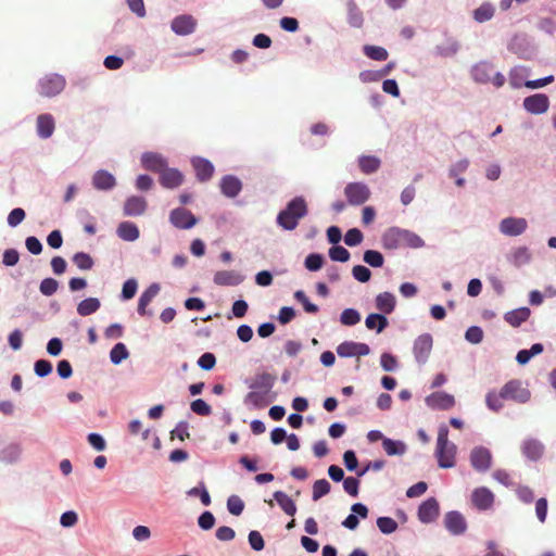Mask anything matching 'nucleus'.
I'll use <instances>...</instances> for the list:
<instances>
[{
    "label": "nucleus",
    "instance_id": "obj_22",
    "mask_svg": "<svg viewBox=\"0 0 556 556\" xmlns=\"http://www.w3.org/2000/svg\"><path fill=\"white\" fill-rule=\"evenodd\" d=\"M368 514L369 510L365 504L361 502L354 503L351 506V513L344 518L341 525L349 530H355L359 525V519H366Z\"/></svg>",
    "mask_w": 556,
    "mask_h": 556
},
{
    "label": "nucleus",
    "instance_id": "obj_26",
    "mask_svg": "<svg viewBox=\"0 0 556 556\" xmlns=\"http://www.w3.org/2000/svg\"><path fill=\"white\" fill-rule=\"evenodd\" d=\"M92 187L98 191H111L116 186V178L106 169H98L91 179Z\"/></svg>",
    "mask_w": 556,
    "mask_h": 556
},
{
    "label": "nucleus",
    "instance_id": "obj_31",
    "mask_svg": "<svg viewBox=\"0 0 556 556\" xmlns=\"http://www.w3.org/2000/svg\"><path fill=\"white\" fill-rule=\"evenodd\" d=\"M184 182L182 173L174 167H165L160 173V184L166 189L178 188Z\"/></svg>",
    "mask_w": 556,
    "mask_h": 556
},
{
    "label": "nucleus",
    "instance_id": "obj_16",
    "mask_svg": "<svg viewBox=\"0 0 556 556\" xmlns=\"http://www.w3.org/2000/svg\"><path fill=\"white\" fill-rule=\"evenodd\" d=\"M433 345L432 336L430 333H422L418 336L413 344V353L415 361L424 365L427 363Z\"/></svg>",
    "mask_w": 556,
    "mask_h": 556
},
{
    "label": "nucleus",
    "instance_id": "obj_43",
    "mask_svg": "<svg viewBox=\"0 0 556 556\" xmlns=\"http://www.w3.org/2000/svg\"><path fill=\"white\" fill-rule=\"evenodd\" d=\"M101 307V302L98 298H86L77 304V314L79 316H89L94 314Z\"/></svg>",
    "mask_w": 556,
    "mask_h": 556
},
{
    "label": "nucleus",
    "instance_id": "obj_49",
    "mask_svg": "<svg viewBox=\"0 0 556 556\" xmlns=\"http://www.w3.org/2000/svg\"><path fill=\"white\" fill-rule=\"evenodd\" d=\"M363 261L374 268H380L384 264L383 254L377 250H366L363 253Z\"/></svg>",
    "mask_w": 556,
    "mask_h": 556
},
{
    "label": "nucleus",
    "instance_id": "obj_46",
    "mask_svg": "<svg viewBox=\"0 0 556 556\" xmlns=\"http://www.w3.org/2000/svg\"><path fill=\"white\" fill-rule=\"evenodd\" d=\"M129 351L125 343L117 342L110 351V362L113 365H119L129 357Z\"/></svg>",
    "mask_w": 556,
    "mask_h": 556
},
{
    "label": "nucleus",
    "instance_id": "obj_25",
    "mask_svg": "<svg viewBox=\"0 0 556 556\" xmlns=\"http://www.w3.org/2000/svg\"><path fill=\"white\" fill-rule=\"evenodd\" d=\"M471 502L478 510H488L494 503V494L486 486H479L471 493Z\"/></svg>",
    "mask_w": 556,
    "mask_h": 556
},
{
    "label": "nucleus",
    "instance_id": "obj_37",
    "mask_svg": "<svg viewBox=\"0 0 556 556\" xmlns=\"http://www.w3.org/2000/svg\"><path fill=\"white\" fill-rule=\"evenodd\" d=\"M365 326L368 330L375 331L376 333H381L389 326V320L384 314L370 313L365 318Z\"/></svg>",
    "mask_w": 556,
    "mask_h": 556
},
{
    "label": "nucleus",
    "instance_id": "obj_29",
    "mask_svg": "<svg viewBox=\"0 0 556 556\" xmlns=\"http://www.w3.org/2000/svg\"><path fill=\"white\" fill-rule=\"evenodd\" d=\"M531 75V70L525 65H516L508 72V81L513 89L527 88L528 78Z\"/></svg>",
    "mask_w": 556,
    "mask_h": 556
},
{
    "label": "nucleus",
    "instance_id": "obj_57",
    "mask_svg": "<svg viewBox=\"0 0 556 556\" xmlns=\"http://www.w3.org/2000/svg\"><path fill=\"white\" fill-rule=\"evenodd\" d=\"M325 262V257L320 253H309L305 260H304V266L309 271H317L319 270Z\"/></svg>",
    "mask_w": 556,
    "mask_h": 556
},
{
    "label": "nucleus",
    "instance_id": "obj_8",
    "mask_svg": "<svg viewBox=\"0 0 556 556\" xmlns=\"http://www.w3.org/2000/svg\"><path fill=\"white\" fill-rule=\"evenodd\" d=\"M344 195L350 205L358 206L369 200L370 189L365 182L353 181L344 187Z\"/></svg>",
    "mask_w": 556,
    "mask_h": 556
},
{
    "label": "nucleus",
    "instance_id": "obj_5",
    "mask_svg": "<svg viewBox=\"0 0 556 556\" xmlns=\"http://www.w3.org/2000/svg\"><path fill=\"white\" fill-rule=\"evenodd\" d=\"M508 51L519 59L531 60L536 55V46L533 39L526 34L515 35L507 45Z\"/></svg>",
    "mask_w": 556,
    "mask_h": 556
},
{
    "label": "nucleus",
    "instance_id": "obj_62",
    "mask_svg": "<svg viewBox=\"0 0 556 556\" xmlns=\"http://www.w3.org/2000/svg\"><path fill=\"white\" fill-rule=\"evenodd\" d=\"M53 370L52 363L46 358L37 359L34 363L35 375L39 378L49 376Z\"/></svg>",
    "mask_w": 556,
    "mask_h": 556
},
{
    "label": "nucleus",
    "instance_id": "obj_33",
    "mask_svg": "<svg viewBox=\"0 0 556 556\" xmlns=\"http://www.w3.org/2000/svg\"><path fill=\"white\" fill-rule=\"evenodd\" d=\"M23 446L18 442H11L0 450V462L13 465L21 460Z\"/></svg>",
    "mask_w": 556,
    "mask_h": 556
},
{
    "label": "nucleus",
    "instance_id": "obj_9",
    "mask_svg": "<svg viewBox=\"0 0 556 556\" xmlns=\"http://www.w3.org/2000/svg\"><path fill=\"white\" fill-rule=\"evenodd\" d=\"M471 467L477 472H486L492 467V453L485 446H475L469 455Z\"/></svg>",
    "mask_w": 556,
    "mask_h": 556
},
{
    "label": "nucleus",
    "instance_id": "obj_2",
    "mask_svg": "<svg viewBox=\"0 0 556 556\" xmlns=\"http://www.w3.org/2000/svg\"><path fill=\"white\" fill-rule=\"evenodd\" d=\"M381 242L386 250H397L402 247L420 249L426 244L419 235L397 226L388 228L382 233Z\"/></svg>",
    "mask_w": 556,
    "mask_h": 556
},
{
    "label": "nucleus",
    "instance_id": "obj_44",
    "mask_svg": "<svg viewBox=\"0 0 556 556\" xmlns=\"http://www.w3.org/2000/svg\"><path fill=\"white\" fill-rule=\"evenodd\" d=\"M508 261L514 266L521 267L531 262V253L527 247H518L510 253Z\"/></svg>",
    "mask_w": 556,
    "mask_h": 556
},
{
    "label": "nucleus",
    "instance_id": "obj_36",
    "mask_svg": "<svg viewBox=\"0 0 556 556\" xmlns=\"http://www.w3.org/2000/svg\"><path fill=\"white\" fill-rule=\"evenodd\" d=\"M116 235L124 241L134 242L140 237V231L135 223L125 220L117 226Z\"/></svg>",
    "mask_w": 556,
    "mask_h": 556
},
{
    "label": "nucleus",
    "instance_id": "obj_10",
    "mask_svg": "<svg viewBox=\"0 0 556 556\" xmlns=\"http://www.w3.org/2000/svg\"><path fill=\"white\" fill-rule=\"evenodd\" d=\"M199 219L191 211L179 206L169 213V223L177 229L188 230L198 224Z\"/></svg>",
    "mask_w": 556,
    "mask_h": 556
},
{
    "label": "nucleus",
    "instance_id": "obj_38",
    "mask_svg": "<svg viewBox=\"0 0 556 556\" xmlns=\"http://www.w3.org/2000/svg\"><path fill=\"white\" fill-rule=\"evenodd\" d=\"M273 497L286 515L294 516L296 514V504L287 493L275 491Z\"/></svg>",
    "mask_w": 556,
    "mask_h": 556
},
{
    "label": "nucleus",
    "instance_id": "obj_56",
    "mask_svg": "<svg viewBox=\"0 0 556 556\" xmlns=\"http://www.w3.org/2000/svg\"><path fill=\"white\" fill-rule=\"evenodd\" d=\"M361 319V313L355 308H345L340 315V323L344 326H355Z\"/></svg>",
    "mask_w": 556,
    "mask_h": 556
},
{
    "label": "nucleus",
    "instance_id": "obj_50",
    "mask_svg": "<svg viewBox=\"0 0 556 556\" xmlns=\"http://www.w3.org/2000/svg\"><path fill=\"white\" fill-rule=\"evenodd\" d=\"M503 401L504 397L502 396V389L498 393H496L494 390L489 391L485 395V404L488 408L492 412H500L503 408Z\"/></svg>",
    "mask_w": 556,
    "mask_h": 556
},
{
    "label": "nucleus",
    "instance_id": "obj_45",
    "mask_svg": "<svg viewBox=\"0 0 556 556\" xmlns=\"http://www.w3.org/2000/svg\"><path fill=\"white\" fill-rule=\"evenodd\" d=\"M494 5L490 2H483L472 11V17L477 23H485L494 16Z\"/></svg>",
    "mask_w": 556,
    "mask_h": 556
},
{
    "label": "nucleus",
    "instance_id": "obj_52",
    "mask_svg": "<svg viewBox=\"0 0 556 556\" xmlns=\"http://www.w3.org/2000/svg\"><path fill=\"white\" fill-rule=\"evenodd\" d=\"M72 261L80 270H89L94 265L93 258L87 252H76Z\"/></svg>",
    "mask_w": 556,
    "mask_h": 556
},
{
    "label": "nucleus",
    "instance_id": "obj_34",
    "mask_svg": "<svg viewBox=\"0 0 556 556\" xmlns=\"http://www.w3.org/2000/svg\"><path fill=\"white\" fill-rule=\"evenodd\" d=\"M531 309L527 306H521L504 314V320L514 328L520 327L529 319Z\"/></svg>",
    "mask_w": 556,
    "mask_h": 556
},
{
    "label": "nucleus",
    "instance_id": "obj_39",
    "mask_svg": "<svg viewBox=\"0 0 556 556\" xmlns=\"http://www.w3.org/2000/svg\"><path fill=\"white\" fill-rule=\"evenodd\" d=\"M459 48V42L455 38L448 37L445 43L435 46L434 54L440 58H453L457 54Z\"/></svg>",
    "mask_w": 556,
    "mask_h": 556
},
{
    "label": "nucleus",
    "instance_id": "obj_40",
    "mask_svg": "<svg viewBox=\"0 0 556 556\" xmlns=\"http://www.w3.org/2000/svg\"><path fill=\"white\" fill-rule=\"evenodd\" d=\"M348 24L354 28H361L364 24L363 12L357 7L354 0H348Z\"/></svg>",
    "mask_w": 556,
    "mask_h": 556
},
{
    "label": "nucleus",
    "instance_id": "obj_30",
    "mask_svg": "<svg viewBox=\"0 0 556 556\" xmlns=\"http://www.w3.org/2000/svg\"><path fill=\"white\" fill-rule=\"evenodd\" d=\"M160 285L156 282L151 283L139 296L137 312L140 316H152L153 312L147 309L150 302L157 295Z\"/></svg>",
    "mask_w": 556,
    "mask_h": 556
},
{
    "label": "nucleus",
    "instance_id": "obj_24",
    "mask_svg": "<svg viewBox=\"0 0 556 556\" xmlns=\"http://www.w3.org/2000/svg\"><path fill=\"white\" fill-rule=\"evenodd\" d=\"M494 65L490 61H479L470 68V75L477 84H489L493 74Z\"/></svg>",
    "mask_w": 556,
    "mask_h": 556
},
{
    "label": "nucleus",
    "instance_id": "obj_59",
    "mask_svg": "<svg viewBox=\"0 0 556 556\" xmlns=\"http://www.w3.org/2000/svg\"><path fill=\"white\" fill-rule=\"evenodd\" d=\"M137 290H138L137 280L135 278L127 279L123 283V287H122V292L119 295L121 300L128 301V300L132 299L136 295Z\"/></svg>",
    "mask_w": 556,
    "mask_h": 556
},
{
    "label": "nucleus",
    "instance_id": "obj_28",
    "mask_svg": "<svg viewBox=\"0 0 556 556\" xmlns=\"http://www.w3.org/2000/svg\"><path fill=\"white\" fill-rule=\"evenodd\" d=\"M245 277L236 270H218L214 274L213 281L220 287H236L244 281Z\"/></svg>",
    "mask_w": 556,
    "mask_h": 556
},
{
    "label": "nucleus",
    "instance_id": "obj_6",
    "mask_svg": "<svg viewBox=\"0 0 556 556\" xmlns=\"http://www.w3.org/2000/svg\"><path fill=\"white\" fill-rule=\"evenodd\" d=\"M66 86L63 75L51 73L41 77L37 83V92L45 98H53L60 94Z\"/></svg>",
    "mask_w": 556,
    "mask_h": 556
},
{
    "label": "nucleus",
    "instance_id": "obj_48",
    "mask_svg": "<svg viewBox=\"0 0 556 556\" xmlns=\"http://www.w3.org/2000/svg\"><path fill=\"white\" fill-rule=\"evenodd\" d=\"M363 52L367 58L374 61H384L389 56L388 50L380 46L365 45Z\"/></svg>",
    "mask_w": 556,
    "mask_h": 556
},
{
    "label": "nucleus",
    "instance_id": "obj_18",
    "mask_svg": "<svg viewBox=\"0 0 556 556\" xmlns=\"http://www.w3.org/2000/svg\"><path fill=\"white\" fill-rule=\"evenodd\" d=\"M425 402L429 408L438 410H448L455 405L454 396L443 391L429 394Z\"/></svg>",
    "mask_w": 556,
    "mask_h": 556
},
{
    "label": "nucleus",
    "instance_id": "obj_53",
    "mask_svg": "<svg viewBox=\"0 0 556 556\" xmlns=\"http://www.w3.org/2000/svg\"><path fill=\"white\" fill-rule=\"evenodd\" d=\"M328 256L332 262L345 263L350 260L351 253L340 244H334L328 250Z\"/></svg>",
    "mask_w": 556,
    "mask_h": 556
},
{
    "label": "nucleus",
    "instance_id": "obj_58",
    "mask_svg": "<svg viewBox=\"0 0 556 556\" xmlns=\"http://www.w3.org/2000/svg\"><path fill=\"white\" fill-rule=\"evenodd\" d=\"M380 366L384 371L394 372L400 365L395 355L390 352H383L380 356Z\"/></svg>",
    "mask_w": 556,
    "mask_h": 556
},
{
    "label": "nucleus",
    "instance_id": "obj_64",
    "mask_svg": "<svg viewBox=\"0 0 556 556\" xmlns=\"http://www.w3.org/2000/svg\"><path fill=\"white\" fill-rule=\"evenodd\" d=\"M227 509L233 516H240L244 509V502L238 495H230L227 498Z\"/></svg>",
    "mask_w": 556,
    "mask_h": 556
},
{
    "label": "nucleus",
    "instance_id": "obj_1",
    "mask_svg": "<svg viewBox=\"0 0 556 556\" xmlns=\"http://www.w3.org/2000/svg\"><path fill=\"white\" fill-rule=\"evenodd\" d=\"M276 376L266 371L257 372L253 378L244 380L247 387L251 390L245 394L243 403L253 409H261L276 400V394L271 392Z\"/></svg>",
    "mask_w": 556,
    "mask_h": 556
},
{
    "label": "nucleus",
    "instance_id": "obj_17",
    "mask_svg": "<svg viewBox=\"0 0 556 556\" xmlns=\"http://www.w3.org/2000/svg\"><path fill=\"white\" fill-rule=\"evenodd\" d=\"M369 353V345L363 342L343 341L337 346V354L343 358L366 356Z\"/></svg>",
    "mask_w": 556,
    "mask_h": 556
},
{
    "label": "nucleus",
    "instance_id": "obj_11",
    "mask_svg": "<svg viewBox=\"0 0 556 556\" xmlns=\"http://www.w3.org/2000/svg\"><path fill=\"white\" fill-rule=\"evenodd\" d=\"M443 523L446 531L453 536L463 535L468 528L466 518L458 510H450L445 513Z\"/></svg>",
    "mask_w": 556,
    "mask_h": 556
},
{
    "label": "nucleus",
    "instance_id": "obj_54",
    "mask_svg": "<svg viewBox=\"0 0 556 556\" xmlns=\"http://www.w3.org/2000/svg\"><path fill=\"white\" fill-rule=\"evenodd\" d=\"M331 490V484L327 479L316 480L313 484L312 500L314 502L327 495Z\"/></svg>",
    "mask_w": 556,
    "mask_h": 556
},
{
    "label": "nucleus",
    "instance_id": "obj_19",
    "mask_svg": "<svg viewBox=\"0 0 556 556\" xmlns=\"http://www.w3.org/2000/svg\"><path fill=\"white\" fill-rule=\"evenodd\" d=\"M141 165L144 169L161 173L165 167H167L168 162L165 156L161 153L147 151L143 152L140 156Z\"/></svg>",
    "mask_w": 556,
    "mask_h": 556
},
{
    "label": "nucleus",
    "instance_id": "obj_15",
    "mask_svg": "<svg viewBox=\"0 0 556 556\" xmlns=\"http://www.w3.org/2000/svg\"><path fill=\"white\" fill-rule=\"evenodd\" d=\"M549 98L545 93H533L526 97L522 101L523 109L533 115H541L549 109Z\"/></svg>",
    "mask_w": 556,
    "mask_h": 556
},
{
    "label": "nucleus",
    "instance_id": "obj_27",
    "mask_svg": "<svg viewBox=\"0 0 556 556\" xmlns=\"http://www.w3.org/2000/svg\"><path fill=\"white\" fill-rule=\"evenodd\" d=\"M147 200L141 195H130L124 202L123 213L125 216H141L147 211Z\"/></svg>",
    "mask_w": 556,
    "mask_h": 556
},
{
    "label": "nucleus",
    "instance_id": "obj_20",
    "mask_svg": "<svg viewBox=\"0 0 556 556\" xmlns=\"http://www.w3.org/2000/svg\"><path fill=\"white\" fill-rule=\"evenodd\" d=\"M195 18L190 14H181L173 18L170 29L178 36H188L194 33Z\"/></svg>",
    "mask_w": 556,
    "mask_h": 556
},
{
    "label": "nucleus",
    "instance_id": "obj_4",
    "mask_svg": "<svg viewBox=\"0 0 556 556\" xmlns=\"http://www.w3.org/2000/svg\"><path fill=\"white\" fill-rule=\"evenodd\" d=\"M457 446L448 441V428L446 425H440L438 429L435 457L438 466L443 469L455 466Z\"/></svg>",
    "mask_w": 556,
    "mask_h": 556
},
{
    "label": "nucleus",
    "instance_id": "obj_47",
    "mask_svg": "<svg viewBox=\"0 0 556 556\" xmlns=\"http://www.w3.org/2000/svg\"><path fill=\"white\" fill-rule=\"evenodd\" d=\"M187 496L200 498L202 505L210 506L212 503L211 495L203 481H200L197 486L191 488L187 491Z\"/></svg>",
    "mask_w": 556,
    "mask_h": 556
},
{
    "label": "nucleus",
    "instance_id": "obj_14",
    "mask_svg": "<svg viewBox=\"0 0 556 556\" xmlns=\"http://www.w3.org/2000/svg\"><path fill=\"white\" fill-rule=\"evenodd\" d=\"M528 228V222L523 217H505L498 224V230L507 237H518Z\"/></svg>",
    "mask_w": 556,
    "mask_h": 556
},
{
    "label": "nucleus",
    "instance_id": "obj_21",
    "mask_svg": "<svg viewBox=\"0 0 556 556\" xmlns=\"http://www.w3.org/2000/svg\"><path fill=\"white\" fill-rule=\"evenodd\" d=\"M190 163L200 182L208 181L213 177L215 168L210 160L202 156H193Z\"/></svg>",
    "mask_w": 556,
    "mask_h": 556
},
{
    "label": "nucleus",
    "instance_id": "obj_42",
    "mask_svg": "<svg viewBox=\"0 0 556 556\" xmlns=\"http://www.w3.org/2000/svg\"><path fill=\"white\" fill-rule=\"evenodd\" d=\"M380 159L375 155H361L358 157L359 169L366 175L376 173L380 168Z\"/></svg>",
    "mask_w": 556,
    "mask_h": 556
},
{
    "label": "nucleus",
    "instance_id": "obj_12",
    "mask_svg": "<svg viewBox=\"0 0 556 556\" xmlns=\"http://www.w3.org/2000/svg\"><path fill=\"white\" fill-rule=\"evenodd\" d=\"M440 516V504L433 496L420 503L417 510L418 520L424 525L433 523Z\"/></svg>",
    "mask_w": 556,
    "mask_h": 556
},
{
    "label": "nucleus",
    "instance_id": "obj_7",
    "mask_svg": "<svg viewBox=\"0 0 556 556\" xmlns=\"http://www.w3.org/2000/svg\"><path fill=\"white\" fill-rule=\"evenodd\" d=\"M501 389L502 396L505 401H514L519 404H525L531 399L530 390L525 388L522 386V381L518 379L507 381Z\"/></svg>",
    "mask_w": 556,
    "mask_h": 556
},
{
    "label": "nucleus",
    "instance_id": "obj_3",
    "mask_svg": "<svg viewBox=\"0 0 556 556\" xmlns=\"http://www.w3.org/2000/svg\"><path fill=\"white\" fill-rule=\"evenodd\" d=\"M308 213L307 203L301 195L291 199L276 217L277 225L287 231L294 230L301 218Z\"/></svg>",
    "mask_w": 556,
    "mask_h": 556
},
{
    "label": "nucleus",
    "instance_id": "obj_13",
    "mask_svg": "<svg viewBox=\"0 0 556 556\" xmlns=\"http://www.w3.org/2000/svg\"><path fill=\"white\" fill-rule=\"evenodd\" d=\"M522 456L532 463L539 462L545 452V445L536 438L528 437L522 440L520 445Z\"/></svg>",
    "mask_w": 556,
    "mask_h": 556
},
{
    "label": "nucleus",
    "instance_id": "obj_23",
    "mask_svg": "<svg viewBox=\"0 0 556 556\" xmlns=\"http://www.w3.org/2000/svg\"><path fill=\"white\" fill-rule=\"evenodd\" d=\"M243 184L236 175L228 174L222 177L219 189L223 195L233 199L242 191Z\"/></svg>",
    "mask_w": 556,
    "mask_h": 556
},
{
    "label": "nucleus",
    "instance_id": "obj_32",
    "mask_svg": "<svg viewBox=\"0 0 556 556\" xmlns=\"http://www.w3.org/2000/svg\"><path fill=\"white\" fill-rule=\"evenodd\" d=\"M55 129L54 117L50 113H43L37 116L36 131L40 139L50 138Z\"/></svg>",
    "mask_w": 556,
    "mask_h": 556
},
{
    "label": "nucleus",
    "instance_id": "obj_35",
    "mask_svg": "<svg viewBox=\"0 0 556 556\" xmlns=\"http://www.w3.org/2000/svg\"><path fill=\"white\" fill-rule=\"evenodd\" d=\"M375 305L381 314L390 315L395 309V295L389 291L381 292L376 295Z\"/></svg>",
    "mask_w": 556,
    "mask_h": 556
},
{
    "label": "nucleus",
    "instance_id": "obj_41",
    "mask_svg": "<svg viewBox=\"0 0 556 556\" xmlns=\"http://www.w3.org/2000/svg\"><path fill=\"white\" fill-rule=\"evenodd\" d=\"M382 447L389 456H402L407 451V445L404 441L391 438L383 439Z\"/></svg>",
    "mask_w": 556,
    "mask_h": 556
},
{
    "label": "nucleus",
    "instance_id": "obj_63",
    "mask_svg": "<svg viewBox=\"0 0 556 556\" xmlns=\"http://www.w3.org/2000/svg\"><path fill=\"white\" fill-rule=\"evenodd\" d=\"M343 240L346 245L356 247L363 242L364 235L358 228H351L345 232Z\"/></svg>",
    "mask_w": 556,
    "mask_h": 556
},
{
    "label": "nucleus",
    "instance_id": "obj_60",
    "mask_svg": "<svg viewBox=\"0 0 556 556\" xmlns=\"http://www.w3.org/2000/svg\"><path fill=\"white\" fill-rule=\"evenodd\" d=\"M190 409L193 414L207 417L212 414V407L203 400L195 399L190 403Z\"/></svg>",
    "mask_w": 556,
    "mask_h": 556
},
{
    "label": "nucleus",
    "instance_id": "obj_51",
    "mask_svg": "<svg viewBox=\"0 0 556 556\" xmlns=\"http://www.w3.org/2000/svg\"><path fill=\"white\" fill-rule=\"evenodd\" d=\"M293 298L296 302L302 304L305 313H307V314L318 313V311H319L318 305L311 302L309 299L307 298L306 293L303 290H296L293 294Z\"/></svg>",
    "mask_w": 556,
    "mask_h": 556
},
{
    "label": "nucleus",
    "instance_id": "obj_61",
    "mask_svg": "<svg viewBox=\"0 0 556 556\" xmlns=\"http://www.w3.org/2000/svg\"><path fill=\"white\" fill-rule=\"evenodd\" d=\"M59 281L54 278L48 277L40 281L39 291L45 296L53 295L59 289Z\"/></svg>",
    "mask_w": 556,
    "mask_h": 556
},
{
    "label": "nucleus",
    "instance_id": "obj_55",
    "mask_svg": "<svg viewBox=\"0 0 556 556\" xmlns=\"http://www.w3.org/2000/svg\"><path fill=\"white\" fill-rule=\"evenodd\" d=\"M376 523L382 534H392L399 528L397 522L388 516L378 517Z\"/></svg>",
    "mask_w": 556,
    "mask_h": 556
}]
</instances>
